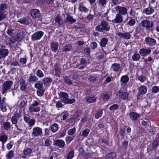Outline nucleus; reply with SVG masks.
I'll return each instance as SVG.
<instances>
[{"label": "nucleus", "instance_id": "obj_1", "mask_svg": "<svg viewBox=\"0 0 159 159\" xmlns=\"http://www.w3.org/2000/svg\"><path fill=\"white\" fill-rule=\"evenodd\" d=\"M59 95L61 101L65 103L72 104L75 101V100L74 98H69V96L66 93L60 92L59 93Z\"/></svg>", "mask_w": 159, "mask_h": 159}, {"label": "nucleus", "instance_id": "obj_2", "mask_svg": "<svg viewBox=\"0 0 159 159\" xmlns=\"http://www.w3.org/2000/svg\"><path fill=\"white\" fill-rule=\"evenodd\" d=\"M110 29V26L108 22L103 20L100 24L96 26L95 30L98 32H102L103 30L108 31Z\"/></svg>", "mask_w": 159, "mask_h": 159}, {"label": "nucleus", "instance_id": "obj_3", "mask_svg": "<svg viewBox=\"0 0 159 159\" xmlns=\"http://www.w3.org/2000/svg\"><path fill=\"white\" fill-rule=\"evenodd\" d=\"M40 101H34L29 107V110L31 112H38L40 111V108L38 106L40 104Z\"/></svg>", "mask_w": 159, "mask_h": 159}, {"label": "nucleus", "instance_id": "obj_4", "mask_svg": "<svg viewBox=\"0 0 159 159\" xmlns=\"http://www.w3.org/2000/svg\"><path fill=\"white\" fill-rule=\"evenodd\" d=\"M13 84V82L11 80L7 81L4 82L2 84V93L4 94L6 93L11 89Z\"/></svg>", "mask_w": 159, "mask_h": 159}, {"label": "nucleus", "instance_id": "obj_5", "mask_svg": "<svg viewBox=\"0 0 159 159\" xmlns=\"http://www.w3.org/2000/svg\"><path fill=\"white\" fill-rule=\"evenodd\" d=\"M144 44L149 47H153L156 43V40L151 37L148 36L145 38Z\"/></svg>", "mask_w": 159, "mask_h": 159}, {"label": "nucleus", "instance_id": "obj_6", "mask_svg": "<svg viewBox=\"0 0 159 159\" xmlns=\"http://www.w3.org/2000/svg\"><path fill=\"white\" fill-rule=\"evenodd\" d=\"M44 34L42 31H38L34 33L31 36V40L33 41H37L40 39Z\"/></svg>", "mask_w": 159, "mask_h": 159}, {"label": "nucleus", "instance_id": "obj_7", "mask_svg": "<svg viewBox=\"0 0 159 159\" xmlns=\"http://www.w3.org/2000/svg\"><path fill=\"white\" fill-rule=\"evenodd\" d=\"M42 130L41 128L36 127H34L32 133V135L35 137L41 135L42 134Z\"/></svg>", "mask_w": 159, "mask_h": 159}, {"label": "nucleus", "instance_id": "obj_8", "mask_svg": "<svg viewBox=\"0 0 159 159\" xmlns=\"http://www.w3.org/2000/svg\"><path fill=\"white\" fill-rule=\"evenodd\" d=\"M141 25L142 26L146 28L147 30L152 28L153 25V22L152 21L147 20L142 21Z\"/></svg>", "mask_w": 159, "mask_h": 159}, {"label": "nucleus", "instance_id": "obj_9", "mask_svg": "<svg viewBox=\"0 0 159 159\" xmlns=\"http://www.w3.org/2000/svg\"><path fill=\"white\" fill-rule=\"evenodd\" d=\"M20 89L22 91H25L27 89V84L25 80L22 77H21L19 80Z\"/></svg>", "mask_w": 159, "mask_h": 159}, {"label": "nucleus", "instance_id": "obj_10", "mask_svg": "<svg viewBox=\"0 0 159 159\" xmlns=\"http://www.w3.org/2000/svg\"><path fill=\"white\" fill-rule=\"evenodd\" d=\"M115 9L116 11H118L119 13L123 15H125L127 13V10L126 7L120 6H117Z\"/></svg>", "mask_w": 159, "mask_h": 159}, {"label": "nucleus", "instance_id": "obj_11", "mask_svg": "<svg viewBox=\"0 0 159 159\" xmlns=\"http://www.w3.org/2000/svg\"><path fill=\"white\" fill-rule=\"evenodd\" d=\"M24 120L26 123L28 124L29 127L33 126L35 123V119H30V117L27 116H25L24 117Z\"/></svg>", "mask_w": 159, "mask_h": 159}, {"label": "nucleus", "instance_id": "obj_12", "mask_svg": "<svg viewBox=\"0 0 159 159\" xmlns=\"http://www.w3.org/2000/svg\"><path fill=\"white\" fill-rule=\"evenodd\" d=\"M117 35L120 38L129 39L130 38L131 35L129 32H124V33L119 32L117 34Z\"/></svg>", "mask_w": 159, "mask_h": 159}, {"label": "nucleus", "instance_id": "obj_13", "mask_svg": "<svg viewBox=\"0 0 159 159\" xmlns=\"http://www.w3.org/2000/svg\"><path fill=\"white\" fill-rule=\"evenodd\" d=\"M30 14L33 18H39L40 16V12L39 10L36 9H33L30 11Z\"/></svg>", "mask_w": 159, "mask_h": 159}, {"label": "nucleus", "instance_id": "obj_14", "mask_svg": "<svg viewBox=\"0 0 159 159\" xmlns=\"http://www.w3.org/2000/svg\"><path fill=\"white\" fill-rule=\"evenodd\" d=\"M151 52V50L149 48H142L139 51L140 54L142 56H145L149 54Z\"/></svg>", "mask_w": 159, "mask_h": 159}, {"label": "nucleus", "instance_id": "obj_15", "mask_svg": "<svg viewBox=\"0 0 159 159\" xmlns=\"http://www.w3.org/2000/svg\"><path fill=\"white\" fill-rule=\"evenodd\" d=\"M9 53L8 50L7 49H1L0 50V59H4Z\"/></svg>", "mask_w": 159, "mask_h": 159}, {"label": "nucleus", "instance_id": "obj_16", "mask_svg": "<svg viewBox=\"0 0 159 159\" xmlns=\"http://www.w3.org/2000/svg\"><path fill=\"white\" fill-rule=\"evenodd\" d=\"M123 18L122 15L120 14H117L115 18L112 20V22L117 23H120L123 22Z\"/></svg>", "mask_w": 159, "mask_h": 159}, {"label": "nucleus", "instance_id": "obj_17", "mask_svg": "<svg viewBox=\"0 0 159 159\" xmlns=\"http://www.w3.org/2000/svg\"><path fill=\"white\" fill-rule=\"evenodd\" d=\"M11 119V121L12 123L13 124H16L15 126L17 127L16 124L17 123L18 119L20 118V116L17 113H15Z\"/></svg>", "mask_w": 159, "mask_h": 159}, {"label": "nucleus", "instance_id": "obj_18", "mask_svg": "<svg viewBox=\"0 0 159 159\" xmlns=\"http://www.w3.org/2000/svg\"><path fill=\"white\" fill-rule=\"evenodd\" d=\"M17 21L21 24L26 25L30 23L31 21L29 18H22L20 19Z\"/></svg>", "mask_w": 159, "mask_h": 159}, {"label": "nucleus", "instance_id": "obj_19", "mask_svg": "<svg viewBox=\"0 0 159 159\" xmlns=\"http://www.w3.org/2000/svg\"><path fill=\"white\" fill-rule=\"evenodd\" d=\"M154 11V9L151 7H148L144 8L143 11L142 12L146 15L152 14Z\"/></svg>", "mask_w": 159, "mask_h": 159}, {"label": "nucleus", "instance_id": "obj_20", "mask_svg": "<svg viewBox=\"0 0 159 159\" xmlns=\"http://www.w3.org/2000/svg\"><path fill=\"white\" fill-rule=\"evenodd\" d=\"M110 97V96L107 92H104L101 94L99 98L103 101H106L109 100Z\"/></svg>", "mask_w": 159, "mask_h": 159}, {"label": "nucleus", "instance_id": "obj_21", "mask_svg": "<svg viewBox=\"0 0 159 159\" xmlns=\"http://www.w3.org/2000/svg\"><path fill=\"white\" fill-rule=\"evenodd\" d=\"M129 116L130 119L133 121L137 120L140 116L138 114L133 112L130 113Z\"/></svg>", "mask_w": 159, "mask_h": 159}, {"label": "nucleus", "instance_id": "obj_22", "mask_svg": "<svg viewBox=\"0 0 159 159\" xmlns=\"http://www.w3.org/2000/svg\"><path fill=\"white\" fill-rule=\"evenodd\" d=\"M120 68V64L119 63H115L113 64L111 66V70L114 71H118Z\"/></svg>", "mask_w": 159, "mask_h": 159}, {"label": "nucleus", "instance_id": "obj_23", "mask_svg": "<svg viewBox=\"0 0 159 159\" xmlns=\"http://www.w3.org/2000/svg\"><path fill=\"white\" fill-rule=\"evenodd\" d=\"M54 69L55 71V75L57 77L60 76L61 73V69L57 63H56L55 64Z\"/></svg>", "mask_w": 159, "mask_h": 159}, {"label": "nucleus", "instance_id": "obj_24", "mask_svg": "<svg viewBox=\"0 0 159 159\" xmlns=\"http://www.w3.org/2000/svg\"><path fill=\"white\" fill-rule=\"evenodd\" d=\"M27 103V101L22 100L20 102L18 107L21 110L24 111L26 107V104Z\"/></svg>", "mask_w": 159, "mask_h": 159}, {"label": "nucleus", "instance_id": "obj_25", "mask_svg": "<svg viewBox=\"0 0 159 159\" xmlns=\"http://www.w3.org/2000/svg\"><path fill=\"white\" fill-rule=\"evenodd\" d=\"M51 48L52 51L56 52L58 48V43L56 42H51Z\"/></svg>", "mask_w": 159, "mask_h": 159}, {"label": "nucleus", "instance_id": "obj_26", "mask_svg": "<svg viewBox=\"0 0 159 159\" xmlns=\"http://www.w3.org/2000/svg\"><path fill=\"white\" fill-rule=\"evenodd\" d=\"M54 144L58 146L60 148H63L65 145V142L63 140H57L54 142Z\"/></svg>", "mask_w": 159, "mask_h": 159}, {"label": "nucleus", "instance_id": "obj_27", "mask_svg": "<svg viewBox=\"0 0 159 159\" xmlns=\"http://www.w3.org/2000/svg\"><path fill=\"white\" fill-rule=\"evenodd\" d=\"M97 98L95 96H89L85 98V99L87 102L92 103L96 101Z\"/></svg>", "mask_w": 159, "mask_h": 159}, {"label": "nucleus", "instance_id": "obj_28", "mask_svg": "<svg viewBox=\"0 0 159 159\" xmlns=\"http://www.w3.org/2000/svg\"><path fill=\"white\" fill-rule=\"evenodd\" d=\"M38 80V78L36 76L30 75L27 80V81L30 82L34 83L37 81Z\"/></svg>", "mask_w": 159, "mask_h": 159}, {"label": "nucleus", "instance_id": "obj_29", "mask_svg": "<svg viewBox=\"0 0 159 159\" xmlns=\"http://www.w3.org/2000/svg\"><path fill=\"white\" fill-rule=\"evenodd\" d=\"M55 21L57 23L58 26L61 25L63 23V20L61 18V16L57 15L55 19Z\"/></svg>", "mask_w": 159, "mask_h": 159}, {"label": "nucleus", "instance_id": "obj_30", "mask_svg": "<svg viewBox=\"0 0 159 159\" xmlns=\"http://www.w3.org/2000/svg\"><path fill=\"white\" fill-rule=\"evenodd\" d=\"M66 21L71 23H72L76 22V20L73 18L72 16L68 15L66 18Z\"/></svg>", "mask_w": 159, "mask_h": 159}, {"label": "nucleus", "instance_id": "obj_31", "mask_svg": "<svg viewBox=\"0 0 159 159\" xmlns=\"http://www.w3.org/2000/svg\"><path fill=\"white\" fill-rule=\"evenodd\" d=\"M119 93H120L119 97L121 99L123 100H125L128 98L129 94L127 92H124L121 93L120 91H119Z\"/></svg>", "mask_w": 159, "mask_h": 159}, {"label": "nucleus", "instance_id": "obj_32", "mask_svg": "<svg viewBox=\"0 0 159 159\" xmlns=\"http://www.w3.org/2000/svg\"><path fill=\"white\" fill-rule=\"evenodd\" d=\"M147 88L145 86L142 85L141 86L139 89V91L140 93L145 94L147 91Z\"/></svg>", "mask_w": 159, "mask_h": 159}, {"label": "nucleus", "instance_id": "obj_33", "mask_svg": "<svg viewBox=\"0 0 159 159\" xmlns=\"http://www.w3.org/2000/svg\"><path fill=\"white\" fill-rule=\"evenodd\" d=\"M25 36L24 33L21 32L17 34L16 37L17 41H20L24 38Z\"/></svg>", "mask_w": 159, "mask_h": 159}, {"label": "nucleus", "instance_id": "obj_34", "mask_svg": "<svg viewBox=\"0 0 159 159\" xmlns=\"http://www.w3.org/2000/svg\"><path fill=\"white\" fill-rule=\"evenodd\" d=\"M8 7L7 5L5 3H2L0 5V12L5 13V10Z\"/></svg>", "mask_w": 159, "mask_h": 159}, {"label": "nucleus", "instance_id": "obj_35", "mask_svg": "<svg viewBox=\"0 0 159 159\" xmlns=\"http://www.w3.org/2000/svg\"><path fill=\"white\" fill-rule=\"evenodd\" d=\"M23 152L25 155H28L33 152V149L30 148H25Z\"/></svg>", "mask_w": 159, "mask_h": 159}, {"label": "nucleus", "instance_id": "obj_36", "mask_svg": "<svg viewBox=\"0 0 159 159\" xmlns=\"http://www.w3.org/2000/svg\"><path fill=\"white\" fill-rule=\"evenodd\" d=\"M116 156V153L115 152H112L109 153L106 156L107 159H113Z\"/></svg>", "mask_w": 159, "mask_h": 159}, {"label": "nucleus", "instance_id": "obj_37", "mask_svg": "<svg viewBox=\"0 0 159 159\" xmlns=\"http://www.w3.org/2000/svg\"><path fill=\"white\" fill-rule=\"evenodd\" d=\"M58 129V126L57 123L53 124L51 126V131L53 132H56Z\"/></svg>", "mask_w": 159, "mask_h": 159}, {"label": "nucleus", "instance_id": "obj_38", "mask_svg": "<svg viewBox=\"0 0 159 159\" xmlns=\"http://www.w3.org/2000/svg\"><path fill=\"white\" fill-rule=\"evenodd\" d=\"M129 79L128 76L126 75L122 76L120 79V81L123 83H127L129 80Z\"/></svg>", "mask_w": 159, "mask_h": 159}, {"label": "nucleus", "instance_id": "obj_39", "mask_svg": "<svg viewBox=\"0 0 159 159\" xmlns=\"http://www.w3.org/2000/svg\"><path fill=\"white\" fill-rule=\"evenodd\" d=\"M72 48V46L70 44H68L64 46L62 50L63 51H69L71 50Z\"/></svg>", "mask_w": 159, "mask_h": 159}, {"label": "nucleus", "instance_id": "obj_40", "mask_svg": "<svg viewBox=\"0 0 159 159\" xmlns=\"http://www.w3.org/2000/svg\"><path fill=\"white\" fill-rule=\"evenodd\" d=\"M8 137L6 135H1L0 136V141L2 143H5L7 141Z\"/></svg>", "mask_w": 159, "mask_h": 159}, {"label": "nucleus", "instance_id": "obj_41", "mask_svg": "<svg viewBox=\"0 0 159 159\" xmlns=\"http://www.w3.org/2000/svg\"><path fill=\"white\" fill-rule=\"evenodd\" d=\"M106 0H99L98 3L101 7H105L107 4Z\"/></svg>", "mask_w": 159, "mask_h": 159}, {"label": "nucleus", "instance_id": "obj_42", "mask_svg": "<svg viewBox=\"0 0 159 159\" xmlns=\"http://www.w3.org/2000/svg\"><path fill=\"white\" fill-rule=\"evenodd\" d=\"M34 87L35 88H38V89L42 88H43V83L40 81H38L34 84Z\"/></svg>", "mask_w": 159, "mask_h": 159}, {"label": "nucleus", "instance_id": "obj_43", "mask_svg": "<svg viewBox=\"0 0 159 159\" xmlns=\"http://www.w3.org/2000/svg\"><path fill=\"white\" fill-rule=\"evenodd\" d=\"M14 157V152L12 150L10 151L6 155V157L7 159H11Z\"/></svg>", "mask_w": 159, "mask_h": 159}, {"label": "nucleus", "instance_id": "obj_44", "mask_svg": "<svg viewBox=\"0 0 159 159\" xmlns=\"http://www.w3.org/2000/svg\"><path fill=\"white\" fill-rule=\"evenodd\" d=\"M44 91L43 88L38 89L37 91V94L39 96L41 97L43 95Z\"/></svg>", "mask_w": 159, "mask_h": 159}, {"label": "nucleus", "instance_id": "obj_45", "mask_svg": "<svg viewBox=\"0 0 159 159\" xmlns=\"http://www.w3.org/2000/svg\"><path fill=\"white\" fill-rule=\"evenodd\" d=\"M107 39L105 38H103L100 41V45L102 47H105L107 42Z\"/></svg>", "mask_w": 159, "mask_h": 159}, {"label": "nucleus", "instance_id": "obj_46", "mask_svg": "<svg viewBox=\"0 0 159 159\" xmlns=\"http://www.w3.org/2000/svg\"><path fill=\"white\" fill-rule=\"evenodd\" d=\"M102 114V110H98L95 114V117L96 119H98L101 116Z\"/></svg>", "mask_w": 159, "mask_h": 159}, {"label": "nucleus", "instance_id": "obj_47", "mask_svg": "<svg viewBox=\"0 0 159 159\" xmlns=\"http://www.w3.org/2000/svg\"><path fill=\"white\" fill-rule=\"evenodd\" d=\"M3 127L6 130H8L11 128V124L9 122H5L3 124Z\"/></svg>", "mask_w": 159, "mask_h": 159}, {"label": "nucleus", "instance_id": "obj_48", "mask_svg": "<svg viewBox=\"0 0 159 159\" xmlns=\"http://www.w3.org/2000/svg\"><path fill=\"white\" fill-rule=\"evenodd\" d=\"M64 81L69 85H71L72 82L70 79L67 76H65L63 77Z\"/></svg>", "mask_w": 159, "mask_h": 159}, {"label": "nucleus", "instance_id": "obj_49", "mask_svg": "<svg viewBox=\"0 0 159 159\" xmlns=\"http://www.w3.org/2000/svg\"><path fill=\"white\" fill-rule=\"evenodd\" d=\"M140 55L139 54H134L132 57V59L134 61H138L140 59Z\"/></svg>", "mask_w": 159, "mask_h": 159}, {"label": "nucleus", "instance_id": "obj_50", "mask_svg": "<svg viewBox=\"0 0 159 159\" xmlns=\"http://www.w3.org/2000/svg\"><path fill=\"white\" fill-rule=\"evenodd\" d=\"M76 129L75 127H74L71 129H70L67 132L68 134L70 136H72L75 133Z\"/></svg>", "mask_w": 159, "mask_h": 159}, {"label": "nucleus", "instance_id": "obj_51", "mask_svg": "<svg viewBox=\"0 0 159 159\" xmlns=\"http://www.w3.org/2000/svg\"><path fill=\"white\" fill-rule=\"evenodd\" d=\"M42 81L44 84H46L48 83L51 82L52 81V79L49 77H46L44 78Z\"/></svg>", "mask_w": 159, "mask_h": 159}, {"label": "nucleus", "instance_id": "obj_52", "mask_svg": "<svg viewBox=\"0 0 159 159\" xmlns=\"http://www.w3.org/2000/svg\"><path fill=\"white\" fill-rule=\"evenodd\" d=\"M78 10L80 11H83L84 12H86L89 11L88 8L83 6H80L78 8Z\"/></svg>", "mask_w": 159, "mask_h": 159}, {"label": "nucleus", "instance_id": "obj_53", "mask_svg": "<svg viewBox=\"0 0 159 159\" xmlns=\"http://www.w3.org/2000/svg\"><path fill=\"white\" fill-rule=\"evenodd\" d=\"M91 82L95 83L98 81V79L94 76H91L88 79Z\"/></svg>", "mask_w": 159, "mask_h": 159}, {"label": "nucleus", "instance_id": "obj_54", "mask_svg": "<svg viewBox=\"0 0 159 159\" xmlns=\"http://www.w3.org/2000/svg\"><path fill=\"white\" fill-rule=\"evenodd\" d=\"M89 132V130L88 129H86L83 130L82 133V135L84 137H87Z\"/></svg>", "mask_w": 159, "mask_h": 159}, {"label": "nucleus", "instance_id": "obj_55", "mask_svg": "<svg viewBox=\"0 0 159 159\" xmlns=\"http://www.w3.org/2000/svg\"><path fill=\"white\" fill-rule=\"evenodd\" d=\"M74 152L73 150H72L70 151L67 157V159H72L73 156L74 154Z\"/></svg>", "mask_w": 159, "mask_h": 159}, {"label": "nucleus", "instance_id": "obj_56", "mask_svg": "<svg viewBox=\"0 0 159 159\" xmlns=\"http://www.w3.org/2000/svg\"><path fill=\"white\" fill-rule=\"evenodd\" d=\"M36 75L40 78H42L44 76V74L42 71L40 70H37L36 73Z\"/></svg>", "mask_w": 159, "mask_h": 159}, {"label": "nucleus", "instance_id": "obj_57", "mask_svg": "<svg viewBox=\"0 0 159 159\" xmlns=\"http://www.w3.org/2000/svg\"><path fill=\"white\" fill-rule=\"evenodd\" d=\"M74 136H67L66 137V143H69L74 139Z\"/></svg>", "mask_w": 159, "mask_h": 159}, {"label": "nucleus", "instance_id": "obj_58", "mask_svg": "<svg viewBox=\"0 0 159 159\" xmlns=\"http://www.w3.org/2000/svg\"><path fill=\"white\" fill-rule=\"evenodd\" d=\"M10 65L11 66H19L20 65L17 61L16 60H13L12 61L10 62Z\"/></svg>", "mask_w": 159, "mask_h": 159}, {"label": "nucleus", "instance_id": "obj_59", "mask_svg": "<svg viewBox=\"0 0 159 159\" xmlns=\"http://www.w3.org/2000/svg\"><path fill=\"white\" fill-rule=\"evenodd\" d=\"M119 106L117 104H114L111 106L109 108L110 110H117L119 108Z\"/></svg>", "mask_w": 159, "mask_h": 159}, {"label": "nucleus", "instance_id": "obj_60", "mask_svg": "<svg viewBox=\"0 0 159 159\" xmlns=\"http://www.w3.org/2000/svg\"><path fill=\"white\" fill-rule=\"evenodd\" d=\"M84 53L87 56H89L90 55V50L89 48H86L84 49Z\"/></svg>", "mask_w": 159, "mask_h": 159}, {"label": "nucleus", "instance_id": "obj_61", "mask_svg": "<svg viewBox=\"0 0 159 159\" xmlns=\"http://www.w3.org/2000/svg\"><path fill=\"white\" fill-rule=\"evenodd\" d=\"M152 91L154 93H157L159 91V87L157 86H154L152 88Z\"/></svg>", "mask_w": 159, "mask_h": 159}, {"label": "nucleus", "instance_id": "obj_62", "mask_svg": "<svg viewBox=\"0 0 159 159\" xmlns=\"http://www.w3.org/2000/svg\"><path fill=\"white\" fill-rule=\"evenodd\" d=\"M138 79L141 82H143L146 80L147 78L145 76L141 75L139 76Z\"/></svg>", "mask_w": 159, "mask_h": 159}, {"label": "nucleus", "instance_id": "obj_63", "mask_svg": "<svg viewBox=\"0 0 159 159\" xmlns=\"http://www.w3.org/2000/svg\"><path fill=\"white\" fill-rule=\"evenodd\" d=\"M69 115L67 112H64L62 113L61 114V116H62L63 118L62 120H65L67 118V117H68Z\"/></svg>", "mask_w": 159, "mask_h": 159}, {"label": "nucleus", "instance_id": "obj_64", "mask_svg": "<svg viewBox=\"0 0 159 159\" xmlns=\"http://www.w3.org/2000/svg\"><path fill=\"white\" fill-rule=\"evenodd\" d=\"M26 62V59L25 58H21L19 60V64H20V65H23L25 64Z\"/></svg>", "mask_w": 159, "mask_h": 159}]
</instances>
